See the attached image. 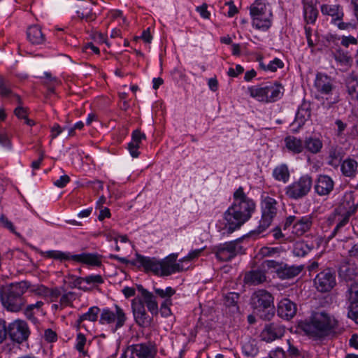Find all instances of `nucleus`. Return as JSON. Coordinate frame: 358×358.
<instances>
[{"instance_id":"nucleus-53","label":"nucleus","mask_w":358,"mask_h":358,"mask_svg":"<svg viewBox=\"0 0 358 358\" xmlns=\"http://www.w3.org/2000/svg\"><path fill=\"white\" fill-rule=\"evenodd\" d=\"M172 305L171 299H166L161 304L160 306V314L162 317H166L171 315V310L170 309V306Z\"/></svg>"},{"instance_id":"nucleus-30","label":"nucleus","mask_w":358,"mask_h":358,"mask_svg":"<svg viewBox=\"0 0 358 358\" xmlns=\"http://www.w3.org/2000/svg\"><path fill=\"white\" fill-rule=\"evenodd\" d=\"M358 169L357 162L352 158H347L341 165V171L343 175L348 178H355Z\"/></svg>"},{"instance_id":"nucleus-32","label":"nucleus","mask_w":358,"mask_h":358,"mask_svg":"<svg viewBox=\"0 0 358 358\" xmlns=\"http://www.w3.org/2000/svg\"><path fill=\"white\" fill-rule=\"evenodd\" d=\"M303 15L307 23L314 24L318 15V10L312 1H303Z\"/></svg>"},{"instance_id":"nucleus-60","label":"nucleus","mask_w":358,"mask_h":358,"mask_svg":"<svg viewBox=\"0 0 358 358\" xmlns=\"http://www.w3.org/2000/svg\"><path fill=\"white\" fill-rule=\"evenodd\" d=\"M202 251V249H198V250H194L192 252H190L187 256L185 257L183 259H180L179 262V264L182 266V263L185 262H187V261H191L196 257H198L199 256V255L201 254Z\"/></svg>"},{"instance_id":"nucleus-58","label":"nucleus","mask_w":358,"mask_h":358,"mask_svg":"<svg viewBox=\"0 0 358 358\" xmlns=\"http://www.w3.org/2000/svg\"><path fill=\"white\" fill-rule=\"evenodd\" d=\"M309 117L310 113H296L294 123L297 124L298 127H301Z\"/></svg>"},{"instance_id":"nucleus-57","label":"nucleus","mask_w":358,"mask_h":358,"mask_svg":"<svg viewBox=\"0 0 358 358\" xmlns=\"http://www.w3.org/2000/svg\"><path fill=\"white\" fill-rule=\"evenodd\" d=\"M87 284L99 285L103 282V279L100 275H90L85 277Z\"/></svg>"},{"instance_id":"nucleus-45","label":"nucleus","mask_w":358,"mask_h":358,"mask_svg":"<svg viewBox=\"0 0 358 358\" xmlns=\"http://www.w3.org/2000/svg\"><path fill=\"white\" fill-rule=\"evenodd\" d=\"M155 293L159 297L166 299H171V297L175 294L176 290L171 287H166L165 289L154 287Z\"/></svg>"},{"instance_id":"nucleus-5","label":"nucleus","mask_w":358,"mask_h":358,"mask_svg":"<svg viewBox=\"0 0 358 358\" xmlns=\"http://www.w3.org/2000/svg\"><path fill=\"white\" fill-rule=\"evenodd\" d=\"M250 305L254 313L264 320H271L275 315L272 294L265 289H258L251 296Z\"/></svg>"},{"instance_id":"nucleus-17","label":"nucleus","mask_w":358,"mask_h":358,"mask_svg":"<svg viewBox=\"0 0 358 358\" xmlns=\"http://www.w3.org/2000/svg\"><path fill=\"white\" fill-rule=\"evenodd\" d=\"M314 87L317 92L323 95H332L336 90L333 78L322 73L316 74Z\"/></svg>"},{"instance_id":"nucleus-34","label":"nucleus","mask_w":358,"mask_h":358,"mask_svg":"<svg viewBox=\"0 0 358 358\" xmlns=\"http://www.w3.org/2000/svg\"><path fill=\"white\" fill-rule=\"evenodd\" d=\"M273 176L276 180L286 183L290 176L287 166L283 164L276 166L273 171Z\"/></svg>"},{"instance_id":"nucleus-12","label":"nucleus","mask_w":358,"mask_h":358,"mask_svg":"<svg viewBox=\"0 0 358 358\" xmlns=\"http://www.w3.org/2000/svg\"><path fill=\"white\" fill-rule=\"evenodd\" d=\"M239 243L240 240L237 239L215 247V252L217 258L222 262L230 261L238 254L241 253L243 248Z\"/></svg>"},{"instance_id":"nucleus-51","label":"nucleus","mask_w":358,"mask_h":358,"mask_svg":"<svg viewBox=\"0 0 358 358\" xmlns=\"http://www.w3.org/2000/svg\"><path fill=\"white\" fill-rule=\"evenodd\" d=\"M282 263H280L278 262H276L275 260H264L262 263V266L264 269H275V272L277 273V275H278V271L280 267H281Z\"/></svg>"},{"instance_id":"nucleus-15","label":"nucleus","mask_w":358,"mask_h":358,"mask_svg":"<svg viewBox=\"0 0 358 358\" xmlns=\"http://www.w3.org/2000/svg\"><path fill=\"white\" fill-rule=\"evenodd\" d=\"M137 290L140 293L141 296L136 297L132 301L141 302L145 308V306L147 307L152 316L157 315L159 313V307L154 294L145 289L141 285H137Z\"/></svg>"},{"instance_id":"nucleus-3","label":"nucleus","mask_w":358,"mask_h":358,"mask_svg":"<svg viewBox=\"0 0 358 358\" xmlns=\"http://www.w3.org/2000/svg\"><path fill=\"white\" fill-rule=\"evenodd\" d=\"M178 255L172 254L162 261H158L155 258L144 257L137 254L133 264H139L145 271H152L160 275H169L176 272H180L187 269L184 266L176 263Z\"/></svg>"},{"instance_id":"nucleus-46","label":"nucleus","mask_w":358,"mask_h":358,"mask_svg":"<svg viewBox=\"0 0 358 358\" xmlns=\"http://www.w3.org/2000/svg\"><path fill=\"white\" fill-rule=\"evenodd\" d=\"M329 164L331 166H337L340 162L341 159V155L340 151L334 148H332L329 150Z\"/></svg>"},{"instance_id":"nucleus-49","label":"nucleus","mask_w":358,"mask_h":358,"mask_svg":"<svg viewBox=\"0 0 358 358\" xmlns=\"http://www.w3.org/2000/svg\"><path fill=\"white\" fill-rule=\"evenodd\" d=\"M348 316L358 324V301L350 302Z\"/></svg>"},{"instance_id":"nucleus-35","label":"nucleus","mask_w":358,"mask_h":358,"mask_svg":"<svg viewBox=\"0 0 358 358\" xmlns=\"http://www.w3.org/2000/svg\"><path fill=\"white\" fill-rule=\"evenodd\" d=\"M334 58L341 66H350L352 62V58L348 51H344L341 48L334 52Z\"/></svg>"},{"instance_id":"nucleus-33","label":"nucleus","mask_w":358,"mask_h":358,"mask_svg":"<svg viewBox=\"0 0 358 358\" xmlns=\"http://www.w3.org/2000/svg\"><path fill=\"white\" fill-rule=\"evenodd\" d=\"M286 148L295 154L301 152L304 149V143L301 140L294 136H287L285 139Z\"/></svg>"},{"instance_id":"nucleus-16","label":"nucleus","mask_w":358,"mask_h":358,"mask_svg":"<svg viewBox=\"0 0 358 358\" xmlns=\"http://www.w3.org/2000/svg\"><path fill=\"white\" fill-rule=\"evenodd\" d=\"M316 289L321 292L330 291L336 285V276L329 269L318 273L314 280Z\"/></svg>"},{"instance_id":"nucleus-9","label":"nucleus","mask_w":358,"mask_h":358,"mask_svg":"<svg viewBox=\"0 0 358 358\" xmlns=\"http://www.w3.org/2000/svg\"><path fill=\"white\" fill-rule=\"evenodd\" d=\"M277 201L270 196H266L262 201V218L257 232H264L271 224L273 219L277 214Z\"/></svg>"},{"instance_id":"nucleus-63","label":"nucleus","mask_w":358,"mask_h":358,"mask_svg":"<svg viewBox=\"0 0 358 358\" xmlns=\"http://www.w3.org/2000/svg\"><path fill=\"white\" fill-rule=\"evenodd\" d=\"M70 181V178L67 175L62 176L59 179L54 182L55 186L62 188L66 185Z\"/></svg>"},{"instance_id":"nucleus-50","label":"nucleus","mask_w":358,"mask_h":358,"mask_svg":"<svg viewBox=\"0 0 358 358\" xmlns=\"http://www.w3.org/2000/svg\"><path fill=\"white\" fill-rule=\"evenodd\" d=\"M341 44L345 48H348L350 45H356L358 44V36H343L341 37Z\"/></svg>"},{"instance_id":"nucleus-2","label":"nucleus","mask_w":358,"mask_h":358,"mask_svg":"<svg viewBox=\"0 0 358 358\" xmlns=\"http://www.w3.org/2000/svg\"><path fill=\"white\" fill-rule=\"evenodd\" d=\"M338 321L324 310L313 311L309 320L300 324L301 329L308 335L316 338L327 336L337 329Z\"/></svg>"},{"instance_id":"nucleus-56","label":"nucleus","mask_w":358,"mask_h":358,"mask_svg":"<svg viewBox=\"0 0 358 358\" xmlns=\"http://www.w3.org/2000/svg\"><path fill=\"white\" fill-rule=\"evenodd\" d=\"M0 223L2 224V226L3 227L9 229L11 232L15 234L16 236H20V234L15 231V227H14L13 223L10 220H8L6 216H4V215L0 216Z\"/></svg>"},{"instance_id":"nucleus-25","label":"nucleus","mask_w":358,"mask_h":358,"mask_svg":"<svg viewBox=\"0 0 358 358\" xmlns=\"http://www.w3.org/2000/svg\"><path fill=\"white\" fill-rule=\"evenodd\" d=\"M239 299L240 295L236 292L223 293L224 304L232 314L239 313L240 312L238 306Z\"/></svg>"},{"instance_id":"nucleus-27","label":"nucleus","mask_w":358,"mask_h":358,"mask_svg":"<svg viewBox=\"0 0 358 358\" xmlns=\"http://www.w3.org/2000/svg\"><path fill=\"white\" fill-rule=\"evenodd\" d=\"M303 269V266H289L286 264H282L278 271V276L281 279H289L298 275Z\"/></svg>"},{"instance_id":"nucleus-26","label":"nucleus","mask_w":358,"mask_h":358,"mask_svg":"<svg viewBox=\"0 0 358 358\" xmlns=\"http://www.w3.org/2000/svg\"><path fill=\"white\" fill-rule=\"evenodd\" d=\"M313 224L312 217L309 215L296 220L293 224L292 233L299 236L310 230Z\"/></svg>"},{"instance_id":"nucleus-14","label":"nucleus","mask_w":358,"mask_h":358,"mask_svg":"<svg viewBox=\"0 0 358 358\" xmlns=\"http://www.w3.org/2000/svg\"><path fill=\"white\" fill-rule=\"evenodd\" d=\"M10 338L18 343L26 341L29 335L27 324L22 320H15L10 323L6 329Z\"/></svg>"},{"instance_id":"nucleus-61","label":"nucleus","mask_w":358,"mask_h":358,"mask_svg":"<svg viewBox=\"0 0 358 358\" xmlns=\"http://www.w3.org/2000/svg\"><path fill=\"white\" fill-rule=\"evenodd\" d=\"M131 137L132 141L131 143H134V144L139 145L141 140L145 138V135L138 130H134L132 133Z\"/></svg>"},{"instance_id":"nucleus-52","label":"nucleus","mask_w":358,"mask_h":358,"mask_svg":"<svg viewBox=\"0 0 358 358\" xmlns=\"http://www.w3.org/2000/svg\"><path fill=\"white\" fill-rule=\"evenodd\" d=\"M283 67V62L277 57L271 61L269 64L266 65V69L271 72H275L278 69H282Z\"/></svg>"},{"instance_id":"nucleus-37","label":"nucleus","mask_w":358,"mask_h":358,"mask_svg":"<svg viewBox=\"0 0 358 358\" xmlns=\"http://www.w3.org/2000/svg\"><path fill=\"white\" fill-rule=\"evenodd\" d=\"M100 312L101 310L97 306L91 307L89 308L87 313L80 315L77 320L78 326H80V324L85 320H89L91 322L96 321Z\"/></svg>"},{"instance_id":"nucleus-18","label":"nucleus","mask_w":358,"mask_h":358,"mask_svg":"<svg viewBox=\"0 0 358 358\" xmlns=\"http://www.w3.org/2000/svg\"><path fill=\"white\" fill-rule=\"evenodd\" d=\"M131 308L136 323L141 327L151 326L152 318L147 313L145 308L140 301H132Z\"/></svg>"},{"instance_id":"nucleus-6","label":"nucleus","mask_w":358,"mask_h":358,"mask_svg":"<svg viewBox=\"0 0 358 358\" xmlns=\"http://www.w3.org/2000/svg\"><path fill=\"white\" fill-rule=\"evenodd\" d=\"M250 14L257 29L266 31L271 26L273 14L264 0H256L250 7Z\"/></svg>"},{"instance_id":"nucleus-1","label":"nucleus","mask_w":358,"mask_h":358,"mask_svg":"<svg viewBox=\"0 0 358 358\" xmlns=\"http://www.w3.org/2000/svg\"><path fill=\"white\" fill-rule=\"evenodd\" d=\"M255 209V202L239 187L234 194V203L224 214L222 234H232L246 222Z\"/></svg>"},{"instance_id":"nucleus-39","label":"nucleus","mask_w":358,"mask_h":358,"mask_svg":"<svg viewBox=\"0 0 358 358\" xmlns=\"http://www.w3.org/2000/svg\"><path fill=\"white\" fill-rule=\"evenodd\" d=\"M348 94L352 99H358V78L349 77L345 80Z\"/></svg>"},{"instance_id":"nucleus-31","label":"nucleus","mask_w":358,"mask_h":358,"mask_svg":"<svg viewBox=\"0 0 358 358\" xmlns=\"http://www.w3.org/2000/svg\"><path fill=\"white\" fill-rule=\"evenodd\" d=\"M339 276L345 280H352L357 275V267L348 262H343L338 270Z\"/></svg>"},{"instance_id":"nucleus-55","label":"nucleus","mask_w":358,"mask_h":358,"mask_svg":"<svg viewBox=\"0 0 358 358\" xmlns=\"http://www.w3.org/2000/svg\"><path fill=\"white\" fill-rule=\"evenodd\" d=\"M280 249L278 248L263 247L259 250V255L262 257H272L278 254Z\"/></svg>"},{"instance_id":"nucleus-24","label":"nucleus","mask_w":358,"mask_h":358,"mask_svg":"<svg viewBox=\"0 0 358 358\" xmlns=\"http://www.w3.org/2000/svg\"><path fill=\"white\" fill-rule=\"evenodd\" d=\"M320 9L322 15L332 17L331 22L333 24L342 20L344 15L339 5L322 4Z\"/></svg>"},{"instance_id":"nucleus-42","label":"nucleus","mask_w":358,"mask_h":358,"mask_svg":"<svg viewBox=\"0 0 358 358\" xmlns=\"http://www.w3.org/2000/svg\"><path fill=\"white\" fill-rule=\"evenodd\" d=\"M355 213V208L351 209L348 212H344L341 219L339 220L338 223L336 224L332 232V236H336L337 233L339 232L341 228L346 225V224L349 221L350 217Z\"/></svg>"},{"instance_id":"nucleus-48","label":"nucleus","mask_w":358,"mask_h":358,"mask_svg":"<svg viewBox=\"0 0 358 358\" xmlns=\"http://www.w3.org/2000/svg\"><path fill=\"white\" fill-rule=\"evenodd\" d=\"M76 294L73 292H69L67 293H64L61 296L60 298V305L63 306H71L72 302L76 300Z\"/></svg>"},{"instance_id":"nucleus-4","label":"nucleus","mask_w":358,"mask_h":358,"mask_svg":"<svg viewBox=\"0 0 358 358\" xmlns=\"http://www.w3.org/2000/svg\"><path fill=\"white\" fill-rule=\"evenodd\" d=\"M30 285L27 281L11 283L1 289L0 296L3 306L11 312H18L24 306L23 294Z\"/></svg>"},{"instance_id":"nucleus-13","label":"nucleus","mask_w":358,"mask_h":358,"mask_svg":"<svg viewBox=\"0 0 358 358\" xmlns=\"http://www.w3.org/2000/svg\"><path fill=\"white\" fill-rule=\"evenodd\" d=\"M0 96L5 101H8L18 105L13 112H26V109L21 105L20 96L13 92L8 80L0 75Z\"/></svg>"},{"instance_id":"nucleus-19","label":"nucleus","mask_w":358,"mask_h":358,"mask_svg":"<svg viewBox=\"0 0 358 358\" xmlns=\"http://www.w3.org/2000/svg\"><path fill=\"white\" fill-rule=\"evenodd\" d=\"M285 328L275 323L266 324L262 331L260 337L262 341L266 343H271L276 339L282 338L285 334Z\"/></svg>"},{"instance_id":"nucleus-22","label":"nucleus","mask_w":358,"mask_h":358,"mask_svg":"<svg viewBox=\"0 0 358 358\" xmlns=\"http://www.w3.org/2000/svg\"><path fill=\"white\" fill-rule=\"evenodd\" d=\"M334 186V182L331 178L327 175H320L316 180L315 189L317 194L326 196L331 192Z\"/></svg>"},{"instance_id":"nucleus-20","label":"nucleus","mask_w":358,"mask_h":358,"mask_svg":"<svg viewBox=\"0 0 358 358\" xmlns=\"http://www.w3.org/2000/svg\"><path fill=\"white\" fill-rule=\"evenodd\" d=\"M88 2L82 0H75L71 4V8L76 11L78 17L87 22L94 20L96 18Z\"/></svg>"},{"instance_id":"nucleus-41","label":"nucleus","mask_w":358,"mask_h":358,"mask_svg":"<svg viewBox=\"0 0 358 358\" xmlns=\"http://www.w3.org/2000/svg\"><path fill=\"white\" fill-rule=\"evenodd\" d=\"M284 93L283 86L279 83L270 84V102L280 99Z\"/></svg>"},{"instance_id":"nucleus-28","label":"nucleus","mask_w":358,"mask_h":358,"mask_svg":"<svg viewBox=\"0 0 358 358\" xmlns=\"http://www.w3.org/2000/svg\"><path fill=\"white\" fill-rule=\"evenodd\" d=\"M27 36L28 41L33 45L42 44L45 40V35L38 25L30 26L27 29Z\"/></svg>"},{"instance_id":"nucleus-47","label":"nucleus","mask_w":358,"mask_h":358,"mask_svg":"<svg viewBox=\"0 0 358 358\" xmlns=\"http://www.w3.org/2000/svg\"><path fill=\"white\" fill-rule=\"evenodd\" d=\"M258 348L254 342H248L243 346V352L247 356L254 357L258 353Z\"/></svg>"},{"instance_id":"nucleus-23","label":"nucleus","mask_w":358,"mask_h":358,"mask_svg":"<svg viewBox=\"0 0 358 358\" xmlns=\"http://www.w3.org/2000/svg\"><path fill=\"white\" fill-rule=\"evenodd\" d=\"M250 96L259 101L270 102V83L257 86H252L248 88Z\"/></svg>"},{"instance_id":"nucleus-7","label":"nucleus","mask_w":358,"mask_h":358,"mask_svg":"<svg viewBox=\"0 0 358 358\" xmlns=\"http://www.w3.org/2000/svg\"><path fill=\"white\" fill-rule=\"evenodd\" d=\"M44 256L60 261L72 260L76 262L83 263L90 266H99L101 264V256L94 253L83 252L78 255H71L69 252H64L58 250H49L44 252Z\"/></svg>"},{"instance_id":"nucleus-40","label":"nucleus","mask_w":358,"mask_h":358,"mask_svg":"<svg viewBox=\"0 0 358 358\" xmlns=\"http://www.w3.org/2000/svg\"><path fill=\"white\" fill-rule=\"evenodd\" d=\"M313 246H309L303 241H297L294 245L293 254L296 257H304L311 250Z\"/></svg>"},{"instance_id":"nucleus-8","label":"nucleus","mask_w":358,"mask_h":358,"mask_svg":"<svg viewBox=\"0 0 358 358\" xmlns=\"http://www.w3.org/2000/svg\"><path fill=\"white\" fill-rule=\"evenodd\" d=\"M312 185V177L303 175L285 187V195L291 199H301L309 193Z\"/></svg>"},{"instance_id":"nucleus-38","label":"nucleus","mask_w":358,"mask_h":358,"mask_svg":"<svg viewBox=\"0 0 358 358\" xmlns=\"http://www.w3.org/2000/svg\"><path fill=\"white\" fill-rule=\"evenodd\" d=\"M303 143L304 148L314 154L319 152L322 148V143L317 138H306Z\"/></svg>"},{"instance_id":"nucleus-44","label":"nucleus","mask_w":358,"mask_h":358,"mask_svg":"<svg viewBox=\"0 0 358 358\" xmlns=\"http://www.w3.org/2000/svg\"><path fill=\"white\" fill-rule=\"evenodd\" d=\"M341 30H346L348 32H351L355 35L358 36V27L356 23L352 22H343L339 20L336 23H334Z\"/></svg>"},{"instance_id":"nucleus-62","label":"nucleus","mask_w":358,"mask_h":358,"mask_svg":"<svg viewBox=\"0 0 358 358\" xmlns=\"http://www.w3.org/2000/svg\"><path fill=\"white\" fill-rule=\"evenodd\" d=\"M0 145L10 149L11 142L6 133H0Z\"/></svg>"},{"instance_id":"nucleus-36","label":"nucleus","mask_w":358,"mask_h":358,"mask_svg":"<svg viewBox=\"0 0 358 358\" xmlns=\"http://www.w3.org/2000/svg\"><path fill=\"white\" fill-rule=\"evenodd\" d=\"M355 208V212L357 210V205L354 202V196L352 193H345L343 196V201L338 208L339 213H344Z\"/></svg>"},{"instance_id":"nucleus-64","label":"nucleus","mask_w":358,"mask_h":358,"mask_svg":"<svg viewBox=\"0 0 358 358\" xmlns=\"http://www.w3.org/2000/svg\"><path fill=\"white\" fill-rule=\"evenodd\" d=\"M270 358H285V352L282 348H277L269 353Z\"/></svg>"},{"instance_id":"nucleus-43","label":"nucleus","mask_w":358,"mask_h":358,"mask_svg":"<svg viewBox=\"0 0 358 358\" xmlns=\"http://www.w3.org/2000/svg\"><path fill=\"white\" fill-rule=\"evenodd\" d=\"M44 78H45L44 84L51 92H54L55 87L60 84V80L57 77L52 76L50 72H45Z\"/></svg>"},{"instance_id":"nucleus-11","label":"nucleus","mask_w":358,"mask_h":358,"mask_svg":"<svg viewBox=\"0 0 358 358\" xmlns=\"http://www.w3.org/2000/svg\"><path fill=\"white\" fill-rule=\"evenodd\" d=\"M155 355V346L150 343H145L128 346L122 358H154Z\"/></svg>"},{"instance_id":"nucleus-10","label":"nucleus","mask_w":358,"mask_h":358,"mask_svg":"<svg viewBox=\"0 0 358 358\" xmlns=\"http://www.w3.org/2000/svg\"><path fill=\"white\" fill-rule=\"evenodd\" d=\"M99 323L101 324H111L115 323L112 331L115 332L118 329L122 327L127 320V316L119 306H115V310L113 311L109 308H103L100 312Z\"/></svg>"},{"instance_id":"nucleus-59","label":"nucleus","mask_w":358,"mask_h":358,"mask_svg":"<svg viewBox=\"0 0 358 358\" xmlns=\"http://www.w3.org/2000/svg\"><path fill=\"white\" fill-rule=\"evenodd\" d=\"M85 343H86V338L85 336L80 333L77 335V338H76V348L78 351H79L80 352H83V348H84V345H85Z\"/></svg>"},{"instance_id":"nucleus-29","label":"nucleus","mask_w":358,"mask_h":358,"mask_svg":"<svg viewBox=\"0 0 358 358\" xmlns=\"http://www.w3.org/2000/svg\"><path fill=\"white\" fill-rule=\"evenodd\" d=\"M266 280L265 273L260 270H252L247 272L244 276V282L249 285H257Z\"/></svg>"},{"instance_id":"nucleus-21","label":"nucleus","mask_w":358,"mask_h":358,"mask_svg":"<svg viewBox=\"0 0 358 358\" xmlns=\"http://www.w3.org/2000/svg\"><path fill=\"white\" fill-rule=\"evenodd\" d=\"M296 303L289 299H282L278 305V315L281 318L289 320L293 318L296 313Z\"/></svg>"},{"instance_id":"nucleus-54","label":"nucleus","mask_w":358,"mask_h":358,"mask_svg":"<svg viewBox=\"0 0 358 358\" xmlns=\"http://www.w3.org/2000/svg\"><path fill=\"white\" fill-rule=\"evenodd\" d=\"M348 293L350 302L358 301V282H354L350 285Z\"/></svg>"}]
</instances>
